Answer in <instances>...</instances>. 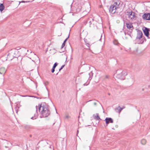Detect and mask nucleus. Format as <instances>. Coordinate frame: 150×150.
I'll return each instance as SVG.
<instances>
[{"instance_id":"1","label":"nucleus","mask_w":150,"mask_h":150,"mask_svg":"<svg viewBox=\"0 0 150 150\" xmlns=\"http://www.w3.org/2000/svg\"><path fill=\"white\" fill-rule=\"evenodd\" d=\"M39 109V112L41 114L40 117H48L50 114L51 112L49 109V106L45 103H41L38 106H36L35 112L34 113V116L31 119L33 120L36 119L38 116L37 112L38 109Z\"/></svg>"},{"instance_id":"2","label":"nucleus","mask_w":150,"mask_h":150,"mask_svg":"<svg viewBox=\"0 0 150 150\" xmlns=\"http://www.w3.org/2000/svg\"><path fill=\"white\" fill-rule=\"evenodd\" d=\"M127 74V72L122 69L117 70L116 73L114 74V76L118 79L124 80L125 79V76Z\"/></svg>"},{"instance_id":"3","label":"nucleus","mask_w":150,"mask_h":150,"mask_svg":"<svg viewBox=\"0 0 150 150\" xmlns=\"http://www.w3.org/2000/svg\"><path fill=\"white\" fill-rule=\"evenodd\" d=\"M120 3L118 4V2H115L113 4L110 6L109 10V12L111 14H113L115 13L116 11V9L119 7V6Z\"/></svg>"},{"instance_id":"4","label":"nucleus","mask_w":150,"mask_h":150,"mask_svg":"<svg viewBox=\"0 0 150 150\" xmlns=\"http://www.w3.org/2000/svg\"><path fill=\"white\" fill-rule=\"evenodd\" d=\"M89 21V27L92 28L93 29L96 30L97 29V27L96 25L97 23L96 22L94 21L93 19L92 18H89L88 20L87 21Z\"/></svg>"},{"instance_id":"5","label":"nucleus","mask_w":150,"mask_h":150,"mask_svg":"<svg viewBox=\"0 0 150 150\" xmlns=\"http://www.w3.org/2000/svg\"><path fill=\"white\" fill-rule=\"evenodd\" d=\"M127 15L128 16V18H130L132 21L135 20L137 17L135 14V13L134 12L131 11L130 12H127Z\"/></svg>"},{"instance_id":"6","label":"nucleus","mask_w":150,"mask_h":150,"mask_svg":"<svg viewBox=\"0 0 150 150\" xmlns=\"http://www.w3.org/2000/svg\"><path fill=\"white\" fill-rule=\"evenodd\" d=\"M143 31L145 35L149 38V29L146 27H144L143 29Z\"/></svg>"},{"instance_id":"7","label":"nucleus","mask_w":150,"mask_h":150,"mask_svg":"<svg viewBox=\"0 0 150 150\" xmlns=\"http://www.w3.org/2000/svg\"><path fill=\"white\" fill-rule=\"evenodd\" d=\"M143 18L146 20H150V13H144L142 16Z\"/></svg>"},{"instance_id":"8","label":"nucleus","mask_w":150,"mask_h":150,"mask_svg":"<svg viewBox=\"0 0 150 150\" xmlns=\"http://www.w3.org/2000/svg\"><path fill=\"white\" fill-rule=\"evenodd\" d=\"M105 120L106 125H107L109 123H112L113 122V119L110 117H106Z\"/></svg>"},{"instance_id":"9","label":"nucleus","mask_w":150,"mask_h":150,"mask_svg":"<svg viewBox=\"0 0 150 150\" xmlns=\"http://www.w3.org/2000/svg\"><path fill=\"white\" fill-rule=\"evenodd\" d=\"M143 34L141 31H138L136 39L138 40H140L142 38Z\"/></svg>"},{"instance_id":"10","label":"nucleus","mask_w":150,"mask_h":150,"mask_svg":"<svg viewBox=\"0 0 150 150\" xmlns=\"http://www.w3.org/2000/svg\"><path fill=\"white\" fill-rule=\"evenodd\" d=\"M6 71V69L4 67H1L0 68V74H4Z\"/></svg>"},{"instance_id":"11","label":"nucleus","mask_w":150,"mask_h":150,"mask_svg":"<svg viewBox=\"0 0 150 150\" xmlns=\"http://www.w3.org/2000/svg\"><path fill=\"white\" fill-rule=\"evenodd\" d=\"M15 50L13 49L11 50L8 53V56H10L12 55L13 57H15L14 54H15Z\"/></svg>"},{"instance_id":"12","label":"nucleus","mask_w":150,"mask_h":150,"mask_svg":"<svg viewBox=\"0 0 150 150\" xmlns=\"http://www.w3.org/2000/svg\"><path fill=\"white\" fill-rule=\"evenodd\" d=\"M126 24L127 28L130 29L131 28H133V27L131 23H126Z\"/></svg>"},{"instance_id":"13","label":"nucleus","mask_w":150,"mask_h":150,"mask_svg":"<svg viewBox=\"0 0 150 150\" xmlns=\"http://www.w3.org/2000/svg\"><path fill=\"white\" fill-rule=\"evenodd\" d=\"M94 118L96 120H101L100 117L99 116L98 113L96 114V116H93Z\"/></svg>"},{"instance_id":"14","label":"nucleus","mask_w":150,"mask_h":150,"mask_svg":"<svg viewBox=\"0 0 150 150\" xmlns=\"http://www.w3.org/2000/svg\"><path fill=\"white\" fill-rule=\"evenodd\" d=\"M4 6L3 4H1L0 5V11H2L4 9Z\"/></svg>"},{"instance_id":"15","label":"nucleus","mask_w":150,"mask_h":150,"mask_svg":"<svg viewBox=\"0 0 150 150\" xmlns=\"http://www.w3.org/2000/svg\"><path fill=\"white\" fill-rule=\"evenodd\" d=\"M146 140L144 139H143L141 141V144L142 145H145L146 144Z\"/></svg>"},{"instance_id":"16","label":"nucleus","mask_w":150,"mask_h":150,"mask_svg":"<svg viewBox=\"0 0 150 150\" xmlns=\"http://www.w3.org/2000/svg\"><path fill=\"white\" fill-rule=\"evenodd\" d=\"M119 108L120 106H118L117 107L115 108V110L116 112H119L120 113V112L119 111Z\"/></svg>"},{"instance_id":"17","label":"nucleus","mask_w":150,"mask_h":150,"mask_svg":"<svg viewBox=\"0 0 150 150\" xmlns=\"http://www.w3.org/2000/svg\"><path fill=\"white\" fill-rule=\"evenodd\" d=\"M114 44L116 45H118L119 44L118 41L117 40H115L113 41Z\"/></svg>"},{"instance_id":"18","label":"nucleus","mask_w":150,"mask_h":150,"mask_svg":"<svg viewBox=\"0 0 150 150\" xmlns=\"http://www.w3.org/2000/svg\"><path fill=\"white\" fill-rule=\"evenodd\" d=\"M57 64H58L57 62H55L53 65L52 68L55 69L56 67L57 66Z\"/></svg>"},{"instance_id":"19","label":"nucleus","mask_w":150,"mask_h":150,"mask_svg":"<svg viewBox=\"0 0 150 150\" xmlns=\"http://www.w3.org/2000/svg\"><path fill=\"white\" fill-rule=\"evenodd\" d=\"M125 108V106H123L122 108H120V106L119 111L121 112L122 110Z\"/></svg>"},{"instance_id":"20","label":"nucleus","mask_w":150,"mask_h":150,"mask_svg":"<svg viewBox=\"0 0 150 150\" xmlns=\"http://www.w3.org/2000/svg\"><path fill=\"white\" fill-rule=\"evenodd\" d=\"M25 129L27 130H28L30 129L31 128L29 126H25Z\"/></svg>"},{"instance_id":"21","label":"nucleus","mask_w":150,"mask_h":150,"mask_svg":"<svg viewBox=\"0 0 150 150\" xmlns=\"http://www.w3.org/2000/svg\"><path fill=\"white\" fill-rule=\"evenodd\" d=\"M97 102H98V101H95L93 102V103L95 106H96L97 104Z\"/></svg>"},{"instance_id":"22","label":"nucleus","mask_w":150,"mask_h":150,"mask_svg":"<svg viewBox=\"0 0 150 150\" xmlns=\"http://www.w3.org/2000/svg\"><path fill=\"white\" fill-rule=\"evenodd\" d=\"M69 34L68 37L67 38H66V39L64 41L63 43H64L65 44L66 42L67 41V39H68V38H69Z\"/></svg>"},{"instance_id":"23","label":"nucleus","mask_w":150,"mask_h":150,"mask_svg":"<svg viewBox=\"0 0 150 150\" xmlns=\"http://www.w3.org/2000/svg\"><path fill=\"white\" fill-rule=\"evenodd\" d=\"M65 44L64 43H63L62 45L61 49L63 48V47L65 46Z\"/></svg>"},{"instance_id":"24","label":"nucleus","mask_w":150,"mask_h":150,"mask_svg":"<svg viewBox=\"0 0 150 150\" xmlns=\"http://www.w3.org/2000/svg\"><path fill=\"white\" fill-rule=\"evenodd\" d=\"M29 1H19V5L20 4V3H25V2H29Z\"/></svg>"},{"instance_id":"25","label":"nucleus","mask_w":150,"mask_h":150,"mask_svg":"<svg viewBox=\"0 0 150 150\" xmlns=\"http://www.w3.org/2000/svg\"><path fill=\"white\" fill-rule=\"evenodd\" d=\"M54 71H55V69L52 68V70H51V72L52 73H53Z\"/></svg>"},{"instance_id":"26","label":"nucleus","mask_w":150,"mask_h":150,"mask_svg":"<svg viewBox=\"0 0 150 150\" xmlns=\"http://www.w3.org/2000/svg\"><path fill=\"white\" fill-rule=\"evenodd\" d=\"M64 66H65V65L62 66H61V67L60 68L61 69H62L63 68V67H64Z\"/></svg>"},{"instance_id":"27","label":"nucleus","mask_w":150,"mask_h":150,"mask_svg":"<svg viewBox=\"0 0 150 150\" xmlns=\"http://www.w3.org/2000/svg\"><path fill=\"white\" fill-rule=\"evenodd\" d=\"M86 45L88 47H89V44H88V43H87L86 42Z\"/></svg>"},{"instance_id":"28","label":"nucleus","mask_w":150,"mask_h":150,"mask_svg":"<svg viewBox=\"0 0 150 150\" xmlns=\"http://www.w3.org/2000/svg\"><path fill=\"white\" fill-rule=\"evenodd\" d=\"M92 74H93L91 72L90 73H89V75H90V74H91L92 75Z\"/></svg>"},{"instance_id":"29","label":"nucleus","mask_w":150,"mask_h":150,"mask_svg":"<svg viewBox=\"0 0 150 150\" xmlns=\"http://www.w3.org/2000/svg\"><path fill=\"white\" fill-rule=\"evenodd\" d=\"M88 85V84H86V83H85L83 84V85L84 86H87Z\"/></svg>"},{"instance_id":"30","label":"nucleus","mask_w":150,"mask_h":150,"mask_svg":"<svg viewBox=\"0 0 150 150\" xmlns=\"http://www.w3.org/2000/svg\"><path fill=\"white\" fill-rule=\"evenodd\" d=\"M66 118H68L69 117V116H68V115H66Z\"/></svg>"},{"instance_id":"31","label":"nucleus","mask_w":150,"mask_h":150,"mask_svg":"<svg viewBox=\"0 0 150 150\" xmlns=\"http://www.w3.org/2000/svg\"><path fill=\"white\" fill-rule=\"evenodd\" d=\"M108 95L110 96V93H108Z\"/></svg>"},{"instance_id":"32","label":"nucleus","mask_w":150,"mask_h":150,"mask_svg":"<svg viewBox=\"0 0 150 150\" xmlns=\"http://www.w3.org/2000/svg\"><path fill=\"white\" fill-rule=\"evenodd\" d=\"M106 78H108V76L107 75H106Z\"/></svg>"},{"instance_id":"33","label":"nucleus","mask_w":150,"mask_h":150,"mask_svg":"<svg viewBox=\"0 0 150 150\" xmlns=\"http://www.w3.org/2000/svg\"><path fill=\"white\" fill-rule=\"evenodd\" d=\"M142 91H144V88H142Z\"/></svg>"},{"instance_id":"34","label":"nucleus","mask_w":150,"mask_h":150,"mask_svg":"<svg viewBox=\"0 0 150 150\" xmlns=\"http://www.w3.org/2000/svg\"><path fill=\"white\" fill-rule=\"evenodd\" d=\"M120 49L121 50H122V47H120Z\"/></svg>"},{"instance_id":"35","label":"nucleus","mask_w":150,"mask_h":150,"mask_svg":"<svg viewBox=\"0 0 150 150\" xmlns=\"http://www.w3.org/2000/svg\"><path fill=\"white\" fill-rule=\"evenodd\" d=\"M62 69H61V68H60L59 69V71H60L61 70H62Z\"/></svg>"},{"instance_id":"36","label":"nucleus","mask_w":150,"mask_h":150,"mask_svg":"<svg viewBox=\"0 0 150 150\" xmlns=\"http://www.w3.org/2000/svg\"><path fill=\"white\" fill-rule=\"evenodd\" d=\"M22 97H25V96H22Z\"/></svg>"}]
</instances>
